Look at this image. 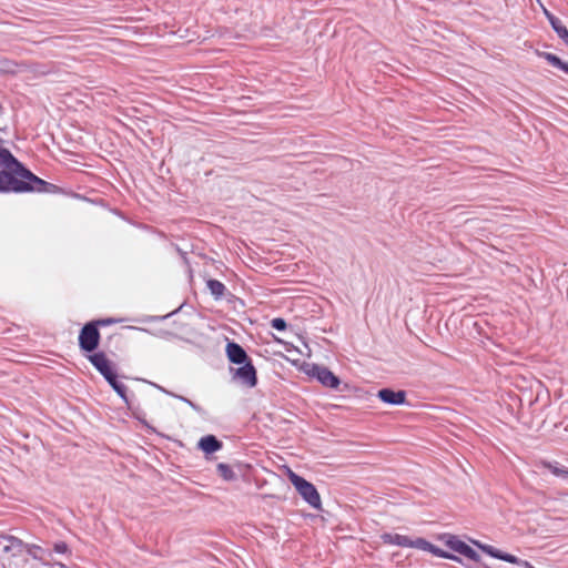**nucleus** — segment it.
Returning a JSON list of instances; mask_svg holds the SVG:
<instances>
[{
  "mask_svg": "<svg viewBox=\"0 0 568 568\" xmlns=\"http://www.w3.org/2000/svg\"><path fill=\"white\" fill-rule=\"evenodd\" d=\"M103 377L122 398H125L126 387L118 381L114 371L110 372V374H106Z\"/></svg>",
  "mask_w": 568,
  "mask_h": 568,
  "instance_id": "14",
  "label": "nucleus"
},
{
  "mask_svg": "<svg viewBox=\"0 0 568 568\" xmlns=\"http://www.w3.org/2000/svg\"><path fill=\"white\" fill-rule=\"evenodd\" d=\"M226 355H227V358L234 364H243V363L250 361L244 348L234 342L227 343Z\"/></svg>",
  "mask_w": 568,
  "mask_h": 568,
  "instance_id": "9",
  "label": "nucleus"
},
{
  "mask_svg": "<svg viewBox=\"0 0 568 568\" xmlns=\"http://www.w3.org/2000/svg\"><path fill=\"white\" fill-rule=\"evenodd\" d=\"M567 73H568V68H567Z\"/></svg>",
  "mask_w": 568,
  "mask_h": 568,
  "instance_id": "25",
  "label": "nucleus"
},
{
  "mask_svg": "<svg viewBox=\"0 0 568 568\" xmlns=\"http://www.w3.org/2000/svg\"><path fill=\"white\" fill-rule=\"evenodd\" d=\"M377 396L384 403L392 405H400L405 403L406 393L404 390L394 392L389 388H383L378 392Z\"/></svg>",
  "mask_w": 568,
  "mask_h": 568,
  "instance_id": "10",
  "label": "nucleus"
},
{
  "mask_svg": "<svg viewBox=\"0 0 568 568\" xmlns=\"http://www.w3.org/2000/svg\"><path fill=\"white\" fill-rule=\"evenodd\" d=\"M206 285L211 294L214 295L216 298H221L226 290L225 285L217 280H209Z\"/></svg>",
  "mask_w": 568,
  "mask_h": 568,
  "instance_id": "17",
  "label": "nucleus"
},
{
  "mask_svg": "<svg viewBox=\"0 0 568 568\" xmlns=\"http://www.w3.org/2000/svg\"><path fill=\"white\" fill-rule=\"evenodd\" d=\"M499 560L508 561V562L515 565V568H534L530 565V562H528L526 560L518 559L517 557H515L513 555L501 552V551H499Z\"/></svg>",
  "mask_w": 568,
  "mask_h": 568,
  "instance_id": "16",
  "label": "nucleus"
},
{
  "mask_svg": "<svg viewBox=\"0 0 568 568\" xmlns=\"http://www.w3.org/2000/svg\"><path fill=\"white\" fill-rule=\"evenodd\" d=\"M382 540L388 545H396L400 547H408L410 545V538L399 534H383Z\"/></svg>",
  "mask_w": 568,
  "mask_h": 568,
  "instance_id": "12",
  "label": "nucleus"
},
{
  "mask_svg": "<svg viewBox=\"0 0 568 568\" xmlns=\"http://www.w3.org/2000/svg\"><path fill=\"white\" fill-rule=\"evenodd\" d=\"M199 447L206 454H212L221 449L222 443L213 435L202 437L199 442Z\"/></svg>",
  "mask_w": 568,
  "mask_h": 568,
  "instance_id": "11",
  "label": "nucleus"
},
{
  "mask_svg": "<svg viewBox=\"0 0 568 568\" xmlns=\"http://www.w3.org/2000/svg\"><path fill=\"white\" fill-rule=\"evenodd\" d=\"M545 16L549 19V17H554L546 8L542 7Z\"/></svg>",
  "mask_w": 568,
  "mask_h": 568,
  "instance_id": "24",
  "label": "nucleus"
},
{
  "mask_svg": "<svg viewBox=\"0 0 568 568\" xmlns=\"http://www.w3.org/2000/svg\"><path fill=\"white\" fill-rule=\"evenodd\" d=\"M53 549L58 554H68L70 551L69 546L64 541L55 542Z\"/></svg>",
  "mask_w": 568,
  "mask_h": 568,
  "instance_id": "21",
  "label": "nucleus"
},
{
  "mask_svg": "<svg viewBox=\"0 0 568 568\" xmlns=\"http://www.w3.org/2000/svg\"><path fill=\"white\" fill-rule=\"evenodd\" d=\"M104 324L103 321H94L87 323L79 334V346L82 352L91 354L93 353L100 342V332L98 326Z\"/></svg>",
  "mask_w": 568,
  "mask_h": 568,
  "instance_id": "3",
  "label": "nucleus"
},
{
  "mask_svg": "<svg viewBox=\"0 0 568 568\" xmlns=\"http://www.w3.org/2000/svg\"><path fill=\"white\" fill-rule=\"evenodd\" d=\"M53 184L38 178L22 164L19 168L0 169V192H48Z\"/></svg>",
  "mask_w": 568,
  "mask_h": 568,
  "instance_id": "1",
  "label": "nucleus"
},
{
  "mask_svg": "<svg viewBox=\"0 0 568 568\" xmlns=\"http://www.w3.org/2000/svg\"><path fill=\"white\" fill-rule=\"evenodd\" d=\"M312 374L326 387L337 388L339 385L337 376L325 367L314 366Z\"/></svg>",
  "mask_w": 568,
  "mask_h": 568,
  "instance_id": "8",
  "label": "nucleus"
},
{
  "mask_svg": "<svg viewBox=\"0 0 568 568\" xmlns=\"http://www.w3.org/2000/svg\"><path fill=\"white\" fill-rule=\"evenodd\" d=\"M549 22L558 37L565 41V43L568 45V30L565 26L560 22V20L556 17H549Z\"/></svg>",
  "mask_w": 568,
  "mask_h": 568,
  "instance_id": "15",
  "label": "nucleus"
},
{
  "mask_svg": "<svg viewBox=\"0 0 568 568\" xmlns=\"http://www.w3.org/2000/svg\"><path fill=\"white\" fill-rule=\"evenodd\" d=\"M490 556L497 557V551H495L491 547L490 548H484Z\"/></svg>",
  "mask_w": 568,
  "mask_h": 568,
  "instance_id": "23",
  "label": "nucleus"
},
{
  "mask_svg": "<svg viewBox=\"0 0 568 568\" xmlns=\"http://www.w3.org/2000/svg\"><path fill=\"white\" fill-rule=\"evenodd\" d=\"M20 164L8 149L0 146V169L19 168Z\"/></svg>",
  "mask_w": 568,
  "mask_h": 568,
  "instance_id": "13",
  "label": "nucleus"
},
{
  "mask_svg": "<svg viewBox=\"0 0 568 568\" xmlns=\"http://www.w3.org/2000/svg\"><path fill=\"white\" fill-rule=\"evenodd\" d=\"M545 466L556 476L561 477L565 479L566 475L568 474V468H559L557 466H554L549 463L545 464Z\"/></svg>",
  "mask_w": 568,
  "mask_h": 568,
  "instance_id": "20",
  "label": "nucleus"
},
{
  "mask_svg": "<svg viewBox=\"0 0 568 568\" xmlns=\"http://www.w3.org/2000/svg\"><path fill=\"white\" fill-rule=\"evenodd\" d=\"M87 358L102 376L110 374V372L113 371L112 362L103 352L91 353L87 355Z\"/></svg>",
  "mask_w": 568,
  "mask_h": 568,
  "instance_id": "6",
  "label": "nucleus"
},
{
  "mask_svg": "<svg viewBox=\"0 0 568 568\" xmlns=\"http://www.w3.org/2000/svg\"><path fill=\"white\" fill-rule=\"evenodd\" d=\"M233 373V377L247 387H254L257 383L256 369L251 361L241 364Z\"/></svg>",
  "mask_w": 568,
  "mask_h": 568,
  "instance_id": "5",
  "label": "nucleus"
},
{
  "mask_svg": "<svg viewBox=\"0 0 568 568\" xmlns=\"http://www.w3.org/2000/svg\"><path fill=\"white\" fill-rule=\"evenodd\" d=\"M272 327L278 331H284L286 328V322L283 318L276 317L272 320Z\"/></svg>",
  "mask_w": 568,
  "mask_h": 568,
  "instance_id": "22",
  "label": "nucleus"
},
{
  "mask_svg": "<svg viewBox=\"0 0 568 568\" xmlns=\"http://www.w3.org/2000/svg\"><path fill=\"white\" fill-rule=\"evenodd\" d=\"M287 477L301 497L313 508L322 510V499L316 487L305 478L287 469Z\"/></svg>",
  "mask_w": 568,
  "mask_h": 568,
  "instance_id": "2",
  "label": "nucleus"
},
{
  "mask_svg": "<svg viewBox=\"0 0 568 568\" xmlns=\"http://www.w3.org/2000/svg\"><path fill=\"white\" fill-rule=\"evenodd\" d=\"M545 58L554 67H557V68L564 70L565 72H567L568 64L562 62L557 55H555L552 53H546Z\"/></svg>",
  "mask_w": 568,
  "mask_h": 568,
  "instance_id": "19",
  "label": "nucleus"
},
{
  "mask_svg": "<svg viewBox=\"0 0 568 568\" xmlns=\"http://www.w3.org/2000/svg\"><path fill=\"white\" fill-rule=\"evenodd\" d=\"M217 473L225 480H232L235 477L232 468L229 465L223 464V463H220L217 465Z\"/></svg>",
  "mask_w": 568,
  "mask_h": 568,
  "instance_id": "18",
  "label": "nucleus"
},
{
  "mask_svg": "<svg viewBox=\"0 0 568 568\" xmlns=\"http://www.w3.org/2000/svg\"><path fill=\"white\" fill-rule=\"evenodd\" d=\"M408 548H417L424 551H428L440 558L456 559L455 556L449 555L448 552L442 550L440 548L434 546L429 541L424 538H416L414 540L410 539V545Z\"/></svg>",
  "mask_w": 568,
  "mask_h": 568,
  "instance_id": "7",
  "label": "nucleus"
},
{
  "mask_svg": "<svg viewBox=\"0 0 568 568\" xmlns=\"http://www.w3.org/2000/svg\"><path fill=\"white\" fill-rule=\"evenodd\" d=\"M445 545L452 549L453 551L458 552L459 555L466 557L469 560L478 561L479 556L469 545L460 540L458 537L453 535L443 536Z\"/></svg>",
  "mask_w": 568,
  "mask_h": 568,
  "instance_id": "4",
  "label": "nucleus"
}]
</instances>
